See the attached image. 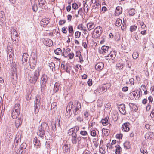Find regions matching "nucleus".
Instances as JSON below:
<instances>
[{"label":"nucleus","instance_id":"1","mask_svg":"<svg viewBox=\"0 0 154 154\" xmlns=\"http://www.w3.org/2000/svg\"><path fill=\"white\" fill-rule=\"evenodd\" d=\"M79 130V127L78 126H75L70 129L68 131L69 136L71 137V141L72 144H76L79 137H77V132Z\"/></svg>","mask_w":154,"mask_h":154},{"label":"nucleus","instance_id":"2","mask_svg":"<svg viewBox=\"0 0 154 154\" xmlns=\"http://www.w3.org/2000/svg\"><path fill=\"white\" fill-rule=\"evenodd\" d=\"M40 69L39 68H38L32 74V72L30 71L28 74L29 78V81L30 82L32 83H35L38 79L40 75Z\"/></svg>","mask_w":154,"mask_h":154},{"label":"nucleus","instance_id":"3","mask_svg":"<svg viewBox=\"0 0 154 154\" xmlns=\"http://www.w3.org/2000/svg\"><path fill=\"white\" fill-rule=\"evenodd\" d=\"M48 128L49 127L47 123H42L41 126L38 128L39 131L37 132L38 134L41 137H42L45 134V131L48 130Z\"/></svg>","mask_w":154,"mask_h":154},{"label":"nucleus","instance_id":"4","mask_svg":"<svg viewBox=\"0 0 154 154\" xmlns=\"http://www.w3.org/2000/svg\"><path fill=\"white\" fill-rule=\"evenodd\" d=\"M40 99V96L37 95L35 97V99L34 101L35 113V114L38 113L39 112V109L41 104Z\"/></svg>","mask_w":154,"mask_h":154},{"label":"nucleus","instance_id":"5","mask_svg":"<svg viewBox=\"0 0 154 154\" xmlns=\"http://www.w3.org/2000/svg\"><path fill=\"white\" fill-rule=\"evenodd\" d=\"M102 32V28L100 26L95 28L92 34V37L94 38H97L100 36Z\"/></svg>","mask_w":154,"mask_h":154},{"label":"nucleus","instance_id":"6","mask_svg":"<svg viewBox=\"0 0 154 154\" xmlns=\"http://www.w3.org/2000/svg\"><path fill=\"white\" fill-rule=\"evenodd\" d=\"M73 109H72V110L74 114L75 115L79 114L80 112L79 109H81V104L78 101H75L74 102V106Z\"/></svg>","mask_w":154,"mask_h":154},{"label":"nucleus","instance_id":"7","mask_svg":"<svg viewBox=\"0 0 154 154\" xmlns=\"http://www.w3.org/2000/svg\"><path fill=\"white\" fill-rule=\"evenodd\" d=\"M47 80V76L45 75H43L41 78V87L43 89L45 88L46 87Z\"/></svg>","mask_w":154,"mask_h":154},{"label":"nucleus","instance_id":"8","mask_svg":"<svg viewBox=\"0 0 154 154\" xmlns=\"http://www.w3.org/2000/svg\"><path fill=\"white\" fill-rule=\"evenodd\" d=\"M105 56V58L107 60H113L116 57V54L114 51H111L109 53Z\"/></svg>","mask_w":154,"mask_h":154},{"label":"nucleus","instance_id":"9","mask_svg":"<svg viewBox=\"0 0 154 154\" xmlns=\"http://www.w3.org/2000/svg\"><path fill=\"white\" fill-rule=\"evenodd\" d=\"M102 53L104 54H107L111 51V48L108 46H103L101 47Z\"/></svg>","mask_w":154,"mask_h":154},{"label":"nucleus","instance_id":"10","mask_svg":"<svg viewBox=\"0 0 154 154\" xmlns=\"http://www.w3.org/2000/svg\"><path fill=\"white\" fill-rule=\"evenodd\" d=\"M100 4L99 3H96L95 5H93L91 9L92 12L97 13L100 10Z\"/></svg>","mask_w":154,"mask_h":154},{"label":"nucleus","instance_id":"11","mask_svg":"<svg viewBox=\"0 0 154 154\" xmlns=\"http://www.w3.org/2000/svg\"><path fill=\"white\" fill-rule=\"evenodd\" d=\"M70 145L69 144L66 143L63 146V152L65 153H68L70 152Z\"/></svg>","mask_w":154,"mask_h":154},{"label":"nucleus","instance_id":"12","mask_svg":"<svg viewBox=\"0 0 154 154\" xmlns=\"http://www.w3.org/2000/svg\"><path fill=\"white\" fill-rule=\"evenodd\" d=\"M129 123L128 122H126L124 123L122 125V131L125 132H128L130 130L129 127Z\"/></svg>","mask_w":154,"mask_h":154},{"label":"nucleus","instance_id":"13","mask_svg":"<svg viewBox=\"0 0 154 154\" xmlns=\"http://www.w3.org/2000/svg\"><path fill=\"white\" fill-rule=\"evenodd\" d=\"M8 50L7 52L8 53V55L9 56V59L11 60L12 58V57L14 55L13 53V51L12 48L8 46Z\"/></svg>","mask_w":154,"mask_h":154},{"label":"nucleus","instance_id":"14","mask_svg":"<svg viewBox=\"0 0 154 154\" xmlns=\"http://www.w3.org/2000/svg\"><path fill=\"white\" fill-rule=\"evenodd\" d=\"M119 110L121 113L122 114H125L126 113L125 107L124 104H121L118 106Z\"/></svg>","mask_w":154,"mask_h":154},{"label":"nucleus","instance_id":"15","mask_svg":"<svg viewBox=\"0 0 154 154\" xmlns=\"http://www.w3.org/2000/svg\"><path fill=\"white\" fill-rule=\"evenodd\" d=\"M104 67V64L102 62H99L96 64L95 67V69L97 70H102Z\"/></svg>","mask_w":154,"mask_h":154},{"label":"nucleus","instance_id":"16","mask_svg":"<svg viewBox=\"0 0 154 154\" xmlns=\"http://www.w3.org/2000/svg\"><path fill=\"white\" fill-rule=\"evenodd\" d=\"M43 43L46 46H51L53 44L52 40L50 39L46 38L43 41Z\"/></svg>","mask_w":154,"mask_h":154},{"label":"nucleus","instance_id":"17","mask_svg":"<svg viewBox=\"0 0 154 154\" xmlns=\"http://www.w3.org/2000/svg\"><path fill=\"white\" fill-rule=\"evenodd\" d=\"M49 23V21L48 19L44 18L42 19L40 21V24L41 26L45 27Z\"/></svg>","mask_w":154,"mask_h":154},{"label":"nucleus","instance_id":"18","mask_svg":"<svg viewBox=\"0 0 154 154\" xmlns=\"http://www.w3.org/2000/svg\"><path fill=\"white\" fill-rule=\"evenodd\" d=\"M122 7L120 6L117 7L115 11L116 15L119 16L122 13Z\"/></svg>","mask_w":154,"mask_h":154},{"label":"nucleus","instance_id":"19","mask_svg":"<svg viewBox=\"0 0 154 154\" xmlns=\"http://www.w3.org/2000/svg\"><path fill=\"white\" fill-rule=\"evenodd\" d=\"M36 63V61L35 58L31 59L30 60V66L31 68H33L35 67Z\"/></svg>","mask_w":154,"mask_h":154},{"label":"nucleus","instance_id":"20","mask_svg":"<svg viewBox=\"0 0 154 154\" xmlns=\"http://www.w3.org/2000/svg\"><path fill=\"white\" fill-rule=\"evenodd\" d=\"M57 103L55 102H53L51 104V111H52L53 112L54 111L55 112L57 109Z\"/></svg>","mask_w":154,"mask_h":154},{"label":"nucleus","instance_id":"21","mask_svg":"<svg viewBox=\"0 0 154 154\" xmlns=\"http://www.w3.org/2000/svg\"><path fill=\"white\" fill-rule=\"evenodd\" d=\"M74 106V104L73 102H70L68 103L66 108V110H68L69 111H70Z\"/></svg>","mask_w":154,"mask_h":154},{"label":"nucleus","instance_id":"22","mask_svg":"<svg viewBox=\"0 0 154 154\" xmlns=\"http://www.w3.org/2000/svg\"><path fill=\"white\" fill-rule=\"evenodd\" d=\"M19 113L20 112H17L14 110H13L11 114L12 118L13 119H16L17 118Z\"/></svg>","mask_w":154,"mask_h":154},{"label":"nucleus","instance_id":"23","mask_svg":"<svg viewBox=\"0 0 154 154\" xmlns=\"http://www.w3.org/2000/svg\"><path fill=\"white\" fill-rule=\"evenodd\" d=\"M11 37H17L18 36L17 32L15 29H11Z\"/></svg>","mask_w":154,"mask_h":154},{"label":"nucleus","instance_id":"24","mask_svg":"<svg viewBox=\"0 0 154 154\" xmlns=\"http://www.w3.org/2000/svg\"><path fill=\"white\" fill-rule=\"evenodd\" d=\"M87 27L89 30H90L95 27V25L92 22H90L87 24Z\"/></svg>","mask_w":154,"mask_h":154},{"label":"nucleus","instance_id":"25","mask_svg":"<svg viewBox=\"0 0 154 154\" xmlns=\"http://www.w3.org/2000/svg\"><path fill=\"white\" fill-rule=\"evenodd\" d=\"M22 122V121L21 120L20 118H18L16 120L15 122V126L16 128H18L20 125H21Z\"/></svg>","mask_w":154,"mask_h":154},{"label":"nucleus","instance_id":"26","mask_svg":"<svg viewBox=\"0 0 154 154\" xmlns=\"http://www.w3.org/2000/svg\"><path fill=\"white\" fill-rule=\"evenodd\" d=\"M131 96H132V97L133 100H136L138 98V94L137 92L133 91L131 93Z\"/></svg>","mask_w":154,"mask_h":154},{"label":"nucleus","instance_id":"27","mask_svg":"<svg viewBox=\"0 0 154 154\" xmlns=\"http://www.w3.org/2000/svg\"><path fill=\"white\" fill-rule=\"evenodd\" d=\"M124 147L125 148L127 149H129L131 147L130 142L128 141H126L124 143Z\"/></svg>","mask_w":154,"mask_h":154},{"label":"nucleus","instance_id":"28","mask_svg":"<svg viewBox=\"0 0 154 154\" xmlns=\"http://www.w3.org/2000/svg\"><path fill=\"white\" fill-rule=\"evenodd\" d=\"M20 105L19 104H15L14 108L13 109V110L17 112H20Z\"/></svg>","mask_w":154,"mask_h":154},{"label":"nucleus","instance_id":"29","mask_svg":"<svg viewBox=\"0 0 154 154\" xmlns=\"http://www.w3.org/2000/svg\"><path fill=\"white\" fill-rule=\"evenodd\" d=\"M137 25H140L142 29H143L146 27V25L143 21L140 20L137 21Z\"/></svg>","mask_w":154,"mask_h":154},{"label":"nucleus","instance_id":"30","mask_svg":"<svg viewBox=\"0 0 154 154\" xmlns=\"http://www.w3.org/2000/svg\"><path fill=\"white\" fill-rule=\"evenodd\" d=\"M28 54L26 53H24L22 56V62H26L28 60Z\"/></svg>","mask_w":154,"mask_h":154},{"label":"nucleus","instance_id":"31","mask_svg":"<svg viewBox=\"0 0 154 154\" xmlns=\"http://www.w3.org/2000/svg\"><path fill=\"white\" fill-rule=\"evenodd\" d=\"M60 84L57 82H56L54 86V91L55 92H57L59 89Z\"/></svg>","mask_w":154,"mask_h":154},{"label":"nucleus","instance_id":"32","mask_svg":"<svg viewBox=\"0 0 154 154\" xmlns=\"http://www.w3.org/2000/svg\"><path fill=\"white\" fill-rule=\"evenodd\" d=\"M103 134L106 136H107L109 133V130L108 129L103 128L102 129Z\"/></svg>","mask_w":154,"mask_h":154},{"label":"nucleus","instance_id":"33","mask_svg":"<svg viewBox=\"0 0 154 154\" xmlns=\"http://www.w3.org/2000/svg\"><path fill=\"white\" fill-rule=\"evenodd\" d=\"M116 154H121V152L122 151L121 148L119 145H118L117 146H116Z\"/></svg>","mask_w":154,"mask_h":154},{"label":"nucleus","instance_id":"34","mask_svg":"<svg viewBox=\"0 0 154 154\" xmlns=\"http://www.w3.org/2000/svg\"><path fill=\"white\" fill-rule=\"evenodd\" d=\"M38 2L39 7H42L45 5L46 1L45 0H38Z\"/></svg>","mask_w":154,"mask_h":154},{"label":"nucleus","instance_id":"35","mask_svg":"<svg viewBox=\"0 0 154 154\" xmlns=\"http://www.w3.org/2000/svg\"><path fill=\"white\" fill-rule=\"evenodd\" d=\"M137 26L135 25L131 26L130 27V31L131 32H133L135 31L137 28Z\"/></svg>","mask_w":154,"mask_h":154},{"label":"nucleus","instance_id":"36","mask_svg":"<svg viewBox=\"0 0 154 154\" xmlns=\"http://www.w3.org/2000/svg\"><path fill=\"white\" fill-rule=\"evenodd\" d=\"M122 23V20L119 18H117L116 23V25L119 26H120Z\"/></svg>","mask_w":154,"mask_h":154},{"label":"nucleus","instance_id":"37","mask_svg":"<svg viewBox=\"0 0 154 154\" xmlns=\"http://www.w3.org/2000/svg\"><path fill=\"white\" fill-rule=\"evenodd\" d=\"M101 122L103 125L104 126H106L108 124V120L107 118L102 119Z\"/></svg>","mask_w":154,"mask_h":154},{"label":"nucleus","instance_id":"38","mask_svg":"<svg viewBox=\"0 0 154 154\" xmlns=\"http://www.w3.org/2000/svg\"><path fill=\"white\" fill-rule=\"evenodd\" d=\"M54 52L57 55H60L62 53V51L60 48H58L54 51Z\"/></svg>","mask_w":154,"mask_h":154},{"label":"nucleus","instance_id":"39","mask_svg":"<svg viewBox=\"0 0 154 154\" xmlns=\"http://www.w3.org/2000/svg\"><path fill=\"white\" fill-rule=\"evenodd\" d=\"M80 134L82 135L85 136V138H87L88 136L87 132L85 131H80Z\"/></svg>","mask_w":154,"mask_h":154},{"label":"nucleus","instance_id":"40","mask_svg":"<svg viewBox=\"0 0 154 154\" xmlns=\"http://www.w3.org/2000/svg\"><path fill=\"white\" fill-rule=\"evenodd\" d=\"M128 12L130 15L133 16L134 15L135 13V10L133 8L131 9Z\"/></svg>","mask_w":154,"mask_h":154},{"label":"nucleus","instance_id":"41","mask_svg":"<svg viewBox=\"0 0 154 154\" xmlns=\"http://www.w3.org/2000/svg\"><path fill=\"white\" fill-rule=\"evenodd\" d=\"M139 56V54L137 52H134L132 54V57L134 59H136Z\"/></svg>","mask_w":154,"mask_h":154},{"label":"nucleus","instance_id":"42","mask_svg":"<svg viewBox=\"0 0 154 154\" xmlns=\"http://www.w3.org/2000/svg\"><path fill=\"white\" fill-rule=\"evenodd\" d=\"M101 89L100 88H99L97 89L94 91L95 93H98L99 94H102L103 93V92L101 90Z\"/></svg>","mask_w":154,"mask_h":154},{"label":"nucleus","instance_id":"43","mask_svg":"<svg viewBox=\"0 0 154 154\" xmlns=\"http://www.w3.org/2000/svg\"><path fill=\"white\" fill-rule=\"evenodd\" d=\"M86 9L87 11L86 13H87L88 11V6L87 4H86V2L85 3H84V10L85 11V12H86L85 11V9Z\"/></svg>","mask_w":154,"mask_h":154},{"label":"nucleus","instance_id":"44","mask_svg":"<svg viewBox=\"0 0 154 154\" xmlns=\"http://www.w3.org/2000/svg\"><path fill=\"white\" fill-rule=\"evenodd\" d=\"M112 118L114 121H116L118 119V116L117 114L116 115L113 114L112 116Z\"/></svg>","mask_w":154,"mask_h":154},{"label":"nucleus","instance_id":"45","mask_svg":"<svg viewBox=\"0 0 154 154\" xmlns=\"http://www.w3.org/2000/svg\"><path fill=\"white\" fill-rule=\"evenodd\" d=\"M116 67L119 69H121L123 67V64L122 63H118L116 64Z\"/></svg>","mask_w":154,"mask_h":154},{"label":"nucleus","instance_id":"46","mask_svg":"<svg viewBox=\"0 0 154 154\" xmlns=\"http://www.w3.org/2000/svg\"><path fill=\"white\" fill-rule=\"evenodd\" d=\"M26 144L25 143H23L20 146V149L21 150H23V149H25L26 147Z\"/></svg>","mask_w":154,"mask_h":154},{"label":"nucleus","instance_id":"47","mask_svg":"<svg viewBox=\"0 0 154 154\" xmlns=\"http://www.w3.org/2000/svg\"><path fill=\"white\" fill-rule=\"evenodd\" d=\"M33 143L35 145H36L37 146H39L40 144V141L38 139H36L33 141Z\"/></svg>","mask_w":154,"mask_h":154},{"label":"nucleus","instance_id":"48","mask_svg":"<svg viewBox=\"0 0 154 154\" xmlns=\"http://www.w3.org/2000/svg\"><path fill=\"white\" fill-rule=\"evenodd\" d=\"M140 151L143 154H147L148 152L146 150L143 148H141L140 149Z\"/></svg>","mask_w":154,"mask_h":154},{"label":"nucleus","instance_id":"49","mask_svg":"<svg viewBox=\"0 0 154 154\" xmlns=\"http://www.w3.org/2000/svg\"><path fill=\"white\" fill-rule=\"evenodd\" d=\"M81 35V32H79V31H77L75 32V35L76 38H78L80 37Z\"/></svg>","mask_w":154,"mask_h":154},{"label":"nucleus","instance_id":"50","mask_svg":"<svg viewBox=\"0 0 154 154\" xmlns=\"http://www.w3.org/2000/svg\"><path fill=\"white\" fill-rule=\"evenodd\" d=\"M150 134H151V133H146L145 135V137L146 139H149L151 138V137H150Z\"/></svg>","mask_w":154,"mask_h":154},{"label":"nucleus","instance_id":"51","mask_svg":"<svg viewBox=\"0 0 154 154\" xmlns=\"http://www.w3.org/2000/svg\"><path fill=\"white\" fill-rule=\"evenodd\" d=\"M68 56L69 58V59H72L74 57V54L73 53H71L69 54H68Z\"/></svg>","mask_w":154,"mask_h":154},{"label":"nucleus","instance_id":"52","mask_svg":"<svg viewBox=\"0 0 154 154\" xmlns=\"http://www.w3.org/2000/svg\"><path fill=\"white\" fill-rule=\"evenodd\" d=\"M72 8L75 9H77L78 8L77 4L76 3H73L72 5Z\"/></svg>","mask_w":154,"mask_h":154},{"label":"nucleus","instance_id":"53","mask_svg":"<svg viewBox=\"0 0 154 154\" xmlns=\"http://www.w3.org/2000/svg\"><path fill=\"white\" fill-rule=\"evenodd\" d=\"M83 9L82 8H79L78 11V14H79L82 16L83 14Z\"/></svg>","mask_w":154,"mask_h":154},{"label":"nucleus","instance_id":"54","mask_svg":"<svg viewBox=\"0 0 154 154\" xmlns=\"http://www.w3.org/2000/svg\"><path fill=\"white\" fill-rule=\"evenodd\" d=\"M91 135L93 137H94L96 135V132L94 130H92L91 132Z\"/></svg>","mask_w":154,"mask_h":154},{"label":"nucleus","instance_id":"55","mask_svg":"<svg viewBox=\"0 0 154 154\" xmlns=\"http://www.w3.org/2000/svg\"><path fill=\"white\" fill-rule=\"evenodd\" d=\"M32 9L34 11L36 12L38 10V7L37 5H34L32 6Z\"/></svg>","mask_w":154,"mask_h":154},{"label":"nucleus","instance_id":"56","mask_svg":"<svg viewBox=\"0 0 154 154\" xmlns=\"http://www.w3.org/2000/svg\"><path fill=\"white\" fill-rule=\"evenodd\" d=\"M66 22L65 20H60L59 21V23L60 25H62L65 23Z\"/></svg>","mask_w":154,"mask_h":154},{"label":"nucleus","instance_id":"57","mask_svg":"<svg viewBox=\"0 0 154 154\" xmlns=\"http://www.w3.org/2000/svg\"><path fill=\"white\" fill-rule=\"evenodd\" d=\"M87 83L89 86H91L92 85V80L90 79L87 82Z\"/></svg>","mask_w":154,"mask_h":154},{"label":"nucleus","instance_id":"58","mask_svg":"<svg viewBox=\"0 0 154 154\" xmlns=\"http://www.w3.org/2000/svg\"><path fill=\"white\" fill-rule=\"evenodd\" d=\"M99 151L102 154H104L106 152L105 150L103 149L102 147H100V149Z\"/></svg>","mask_w":154,"mask_h":154},{"label":"nucleus","instance_id":"59","mask_svg":"<svg viewBox=\"0 0 154 154\" xmlns=\"http://www.w3.org/2000/svg\"><path fill=\"white\" fill-rule=\"evenodd\" d=\"M69 32V33H71L73 31V27L72 26L69 27L68 29Z\"/></svg>","mask_w":154,"mask_h":154},{"label":"nucleus","instance_id":"60","mask_svg":"<svg viewBox=\"0 0 154 154\" xmlns=\"http://www.w3.org/2000/svg\"><path fill=\"white\" fill-rule=\"evenodd\" d=\"M76 119L78 121L80 122H81L83 121V119L80 116L76 118Z\"/></svg>","mask_w":154,"mask_h":154},{"label":"nucleus","instance_id":"61","mask_svg":"<svg viewBox=\"0 0 154 154\" xmlns=\"http://www.w3.org/2000/svg\"><path fill=\"white\" fill-rule=\"evenodd\" d=\"M105 86H104V85L103 86L101 87H100L102 89L101 90L103 91V93L106 92L107 90V89L106 88V87Z\"/></svg>","mask_w":154,"mask_h":154},{"label":"nucleus","instance_id":"62","mask_svg":"<svg viewBox=\"0 0 154 154\" xmlns=\"http://www.w3.org/2000/svg\"><path fill=\"white\" fill-rule=\"evenodd\" d=\"M104 85L106 88L107 89V90L110 88L111 86V84L109 83H107L106 84Z\"/></svg>","mask_w":154,"mask_h":154},{"label":"nucleus","instance_id":"63","mask_svg":"<svg viewBox=\"0 0 154 154\" xmlns=\"http://www.w3.org/2000/svg\"><path fill=\"white\" fill-rule=\"evenodd\" d=\"M81 55V52L80 51H77L76 53L75 57H79Z\"/></svg>","mask_w":154,"mask_h":154},{"label":"nucleus","instance_id":"64","mask_svg":"<svg viewBox=\"0 0 154 154\" xmlns=\"http://www.w3.org/2000/svg\"><path fill=\"white\" fill-rule=\"evenodd\" d=\"M150 116L151 118H154V109L152 111Z\"/></svg>","mask_w":154,"mask_h":154}]
</instances>
